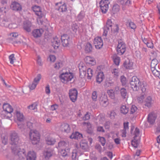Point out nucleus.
Wrapping results in <instances>:
<instances>
[{
	"label": "nucleus",
	"mask_w": 160,
	"mask_h": 160,
	"mask_svg": "<svg viewBox=\"0 0 160 160\" xmlns=\"http://www.w3.org/2000/svg\"><path fill=\"white\" fill-rule=\"evenodd\" d=\"M12 152L16 155H17L19 158L22 160L26 157V152L24 149H21L18 146H12L11 147Z\"/></svg>",
	"instance_id": "nucleus-1"
},
{
	"label": "nucleus",
	"mask_w": 160,
	"mask_h": 160,
	"mask_svg": "<svg viewBox=\"0 0 160 160\" xmlns=\"http://www.w3.org/2000/svg\"><path fill=\"white\" fill-rule=\"evenodd\" d=\"M32 10L35 12L36 14L38 17L37 18V21L38 23L41 25L43 24V21L42 18H44V15L41 10L39 6H35L32 8Z\"/></svg>",
	"instance_id": "nucleus-2"
},
{
	"label": "nucleus",
	"mask_w": 160,
	"mask_h": 160,
	"mask_svg": "<svg viewBox=\"0 0 160 160\" xmlns=\"http://www.w3.org/2000/svg\"><path fill=\"white\" fill-rule=\"evenodd\" d=\"M10 143L12 146H18V145L20 143L19 137L16 132H12L10 134Z\"/></svg>",
	"instance_id": "nucleus-3"
},
{
	"label": "nucleus",
	"mask_w": 160,
	"mask_h": 160,
	"mask_svg": "<svg viewBox=\"0 0 160 160\" xmlns=\"http://www.w3.org/2000/svg\"><path fill=\"white\" fill-rule=\"evenodd\" d=\"M29 136L33 144H37L39 141L40 134L36 130H31L29 132Z\"/></svg>",
	"instance_id": "nucleus-4"
},
{
	"label": "nucleus",
	"mask_w": 160,
	"mask_h": 160,
	"mask_svg": "<svg viewBox=\"0 0 160 160\" xmlns=\"http://www.w3.org/2000/svg\"><path fill=\"white\" fill-rule=\"evenodd\" d=\"M139 129L138 128H136L134 132L133 139L132 140V146L134 148H137L139 144L140 141V136L139 135Z\"/></svg>",
	"instance_id": "nucleus-5"
},
{
	"label": "nucleus",
	"mask_w": 160,
	"mask_h": 160,
	"mask_svg": "<svg viewBox=\"0 0 160 160\" xmlns=\"http://www.w3.org/2000/svg\"><path fill=\"white\" fill-rule=\"evenodd\" d=\"M130 83L132 89L134 91H137L139 90L141 82L139 78L136 76L132 77Z\"/></svg>",
	"instance_id": "nucleus-6"
},
{
	"label": "nucleus",
	"mask_w": 160,
	"mask_h": 160,
	"mask_svg": "<svg viewBox=\"0 0 160 160\" xmlns=\"http://www.w3.org/2000/svg\"><path fill=\"white\" fill-rule=\"evenodd\" d=\"M110 3L109 0H101L99 5L101 11L102 13H106L108 12Z\"/></svg>",
	"instance_id": "nucleus-7"
},
{
	"label": "nucleus",
	"mask_w": 160,
	"mask_h": 160,
	"mask_svg": "<svg viewBox=\"0 0 160 160\" xmlns=\"http://www.w3.org/2000/svg\"><path fill=\"white\" fill-rule=\"evenodd\" d=\"M3 108L4 111L2 112V114L4 112L8 115L6 116L7 118H11L12 117L11 113L13 111L12 107L8 103H4L3 105Z\"/></svg>",
	"instance_id": "nucleus-8"
},
{
	"label": "nucleus",
	"mask_w": 160,
	"mask_h": 160,
	"mask_svg": "<svg viewBox=\"0 0 160 160\" xmlns=\"http://www.w3.org/2000/svg\"><path fill=\"white\" fill-rule=\"evenodd\" d=\"M125 44L124 42L122 41H119L117 48L118 54L119 55L123 54L125 52Z\"/></svg>",
	"instance_id": "nucleus-9"
},
{
	"label": "nucleus",
	"mask_w": 160,
	"mask_h": 160,
	"mask_svg": "<svg viewBox=\"0 0 160 160\" xmlns=\"http://www.w3.org/2000/svg\"><path fill=\"white\" fill-rule=\"evenodd\" d=\"M53 149L50 148H48L45 149L43 152V156L46 160H48L53 154Z\"/></svg>",
	"instance_id": "nucleus-10"
},
{
	"label": "nucleus",
	"mask_w": 160,
	"mask_h": 160,
	"mask_svg": "<svg viewBox=\"0 0 160 160\" xmlns=\"http://www.w3.org/2000/svg\"><path fill=\"white\" fill-rule=\"evenodd\" d=\"M93 44L97 49H100L103 45V40L101 37H97L95 38L93 41Z\"/></svg>",
	"instance_id": "nucleus-11"
},
{
	"label": "nucleus",
	"mask_w": 160,
	"mask_h": 160,
	"mask_svg": "<svg viewBox=\"0 0 160 160\" xmlns=\"http://www.w3.org/2000/svg\"><path fill=\"white\" fill-rule=\"evenodd\" d=\"M69 74H70V72L69 73L66 72L65 73H62L60 75L59 77L62 82L65 83L70 81V75Z\"/></svg>",
	"instance_id": "nucleus-12"
},
{
	"label": "nucleus",
	"mask_w": 160,
	"mask_h": 160,
	"mask_svg": "<svg viewBox=\"0 0 160 160\" xmlns=\"http://www.w3.org/2000/svg\"><path fill=\"white\" fill-rule=\"evenodd\" d=\"M10 6L12 10L17 11H21L22 9L21 5L16 2H12Z\"/></svg>",
	"instance_id": "nucleus-13"
},
{
	"label": "nucleus",
	"mask_w": 160,
	"mask_h": 160,
	"mask_svg": "<svg viewBox=\"0 0 160 160\" xmlns=\"http://www.w3.org/2000/svg\"><path fill=\"white\" fill-rule=\"evenodd\" d=\"M69 37L67 34H64L62 36L61 39L62 41V45L64 47H66L68 46L69 44Z\"/></svg>",
	"instance_id": "nucleus-14"
},
{
	"label": "nucleus",
	"mask_w": 160,
	"mask_h": 160,
	"mask_svg": "<svg viewBox=\"0 0 160 160\" xmlns=\"http://www.w3.org/2000/svg\"><path fill=\"white\" fill-rule=\"evenodd\" d=\"M156 114L153 112L150 113L148 116V121L151 124H153L156 119Z\"/></svg>",
	"instance_id": "nucleus-15"
},
{
	"label": "nucleus",
	"mask_w": 160,
	"mask_h": 160,
	"mask_svg": "<svg viewBox=\"0 0 160 160\" xmlns=\"http://www.w3.org/2000/svg\"><path fill=\"white\" fill-rule=\"evenodd\" d=\"M78 92L76 89L74 88L71 90V100L72 102H74L76 100Z\"/></svg>",
	"instance_id": "nucleus-16"
},
{
	"label": "nucleus",
	"mask_w": 160,
	"mask_h": 160,
	"mask_svg": "<svg viewBox=\"0 0 160 160\" xmlns=\"http://www.w3.org/2000/svg\"><path fill=\"white\" fill-rule=\"evenodd\" d=\"M52 46L55 49H57L60 43V40L57 37L53 38L51 40Z\"/></svg>",
	"instance_id": "nucleus-17"
},
{
	"label": "nucleus",
	"mask_w": 160,
	"mask_h": 160,
	"mask_svg": "<svg viewBox=\"0 0 160 160\" xmlns=\"http://www.w3.org/2000/svg\"><path fill=\"white\" fill-rule=\"evenodd\" d=\"M85 62L91 65H94L96 63L95 59L90 56H86L84 59Z\"/></svg>",
	"instance_id": "nucleus-18"
},
{
	"label": "nucleus",
	"mask_w": 160,
	"mask_h": 160,
	"mask_svg": "<svg viewBox=\"0 0 160 160\" xmlns=\"http://www.w3.org/2000/svg\"><path fill=\"white\" fill-rule=\"evenodd\" d=\"M26 157L27 160H35L36 156L33 151H30L28 152Z\"/></svg>",
	"instance_id": "nucleus-19"
},
{
	"label": "nucleus",
	"mask_w": 160,
	"mask_h": 160,
	"mask_svg": "<svg viewBox=\"0 0 160 160\" xmlns=\"http://www.w3.org/2000/svg\"><path fill=\"white\" fill-rule=\"evenodd\" d=\"M43 32L42 29H36L34 30L32 32V36L35 38L40 37Z\"/></svg>",
	"instance_id": "nucleus-20"
},
{
	"label": "nucleus",
	"mask_w": 160,
	"mask_h": 160,
	"mask_svg": "<svg viewBox=\"0 0 160 160\" xmlns=\"http://www.w3.org/2000/svg\"><path fill=\"white\" fill-rule=\"evenodd\" d=\"M60 129L62 132L68 133L70 131L69 125L67 123L62 124L61 125Z\"/></svg>",
	"instance_id": "nucleus-21"
},
{
	"label": "nucleus",
	"mask_w": 160,
	"mask_h": 160,
	"mask_svg": "<svg viewBox=\"0 0 160 160\" xmlns=\"http://www.w3.org/2000/svg\"><path fill=\"white\" fill-rule=\"evenodd\" d=\"M31 26L32 23L28 21H25L23 23V29L28 32H30L31 31Z\"/></svg>",
	"instance_id": "nucleus-22"
},
{
	"label": "nucleus",
	"mask_w": 160,
	"mask_h": 160,
	"mask_svg": "<svg viewBox=\"0 0 160 160\" xmlns=\"http://www.w3.org/2000/svg\"><path fill=\"white\" fill-rule=\"evenodd\" d=\"M123 66L126 69H133L134 68L133 63L130 60L124 62L123 63Z\"/></svg>",
	"instance_id": "nucleus-23"
},
{
	"label": "nucleus",
	"mask_w": 160,
	"mask_h": 160,
	"mask_svg": "<svg viewBox=\"0 0 160 160\" xmlns=\"http://www.w3.org/2000/svg\"><path fill=\"white\" fill-rule=\"evenodd\" d=\"M104 78V75L103 72H98L96 77V81L97 82L100 83L102 81Z\"/></svg>",
	"instance_id": "nucleus-24"
},
{
	"label": "nucleus",
	"mask_w": 160,
	"mask_h": 160,
	"mask_svg": "<svg viewBox=\"0 0 160 160\" xmlns=\"http://www.w3.org/2000/svg\"><path fill=\"white\" fill-rule=\"evenodd\" d=\"M0 25L3 27H8L10 26L8 20L4 18H2L0 16Z\"/></svg>",
	"instance_id": "nucleus-25"
},
{
	"label": "nucleus",
	"mask_w": 160,
	"mask_h": 160,
	"mask_svg": "<svg viewBox=\"0 0 160 160\" xmlns=\"http://www.w3.org/2000/svg\"><path fill=\"white\" fill-rule=\"evenodd\" d=\"M45 141L47 144L50 145H53L56 142L55 138L49 137H46Z\"/></svg>",
	"instance_id": "nucleus-26"
},
{
	"label": "nucleus",
	"mask_w": 160,
	"mask_h": 160,
	"mask_svg": "<svg viewBox=\"0 0 160 160\" xmlns=\"http://www.w3.org/2000/svg\"><path fill=\"white\" fill-rule=\"evenodd\" d=\"M82 137V135L81 133L78 132H76L75 133H72L71 135V138H74L75 139H80Z\"/></svg>",
	"instance_id": "nucleus-27"
},
{
	"label": "nucleus",
	"mask_w": 160,
	"mask_h": 160,
	"mask_svg": "<svg viewBox=\"0 0 160 160\" xmlns=\"http://www.w3.org/2000/svg\"><path fill=\"white\" fill-rule=\"evenodd\" d=\"M16 114L18 120L19 122H22L24 119L23 114L18 111H17Z\"/></svg>",
	"instance_id": "nucleus-28"
},
{
	"label": "nucleus",
	"mask_w": 160,
	"mask_h": 160,
	"mask_svg": "<svg viewBox=\"0 0 160 160\" xmlns=\"http://www.w3.org/2000/svg\"><path fill=\"white\" fill-rule=\"evenodd\" d=\"M80 146L83 150L85 151H88L89 150L88 143L87 142L82 141L80 143Z\"/></svg>",
	"instance_id": "nucleus-29"
},
{
	"label": "nucleus",
	"mask_w": 160,
	"mask_h": 160,
	"mask_svg": "<svg viewBox=\"0 0 160 160\" xmlns=\"http://www.w3.org/2000/svg\"><path fill=\"white\" fill-rule=\"evenodd\" d=\"M83 124L87 128V131L88 133H91L92 132V128L91 125L90 123L88 122L86 123L84 122Z\"/></svg>",
	"instance_id": "nucleus-30"
},
{
	"label": "nucleus",
	"mask_w": 160,
	"mask_h": 160,
	"mask_svg": "<svg viewBox=\"0 0 160 160\" xmlns=\"http://www.w3.org/2000/svg\"><path fill=\"white\" fill-rule=\"evenodd\" d=\"M112 59L114 64L118 66L120 61V57L116 55H114L112 56Z\"/></svg>",
	"instance_id": "nucleus-31"
},
{
	"label": "nucleus",
	"mask_w": 160,
	"mask_h": 160,
	"mask_svg": "<svg viewBox=\"0 0 160 160\" xmlns=\"http://www.w3.org/2000/svg\"><path fill=\"white\" fill-rule=\"evenodd\" d=\"M108 99L107 96H104L100 98V103L101 104L104 105L108 102Z\"/></svg>",
	"instance_id": "nucleus-32"
},
{
	"label": "nucleus",
	"mask_w": 160,
	"mask_h": 160,
	"mask_svg": "<svg viewBox=\"0 0 160 160\" xmlns=\"http://www.w3.org/2000/svg\"><path fill=\"white\" fill-rule=\"evenodd\" d=\"M56 9L60 12H63L66 11L67 10V8L66 5L65 4H63L62 5L58 6V8H56Z\"/></svg>",
	"instance_id": "nucleus-33"
},
{
	"label": "nucleus",
	"mask_w": 160,
	"mask_h": 160,
	"mask_svg": "<svg viewBox=\"0 0 160 160\" xmlns=\"http://www.w3.org/2000/svg\"><path fill=\"white\" fill-rule=\"evenodd\" d=\"M111 31L113 33L118 32L119 28L118 24H113L110 28Z\"/></svg>",
	"instance_id": "nucleus-34"
},
{
	"label": "nucleus",
	"mask_w": 160,
	"mask_h": 160,
	"mask_svg": "<svg viewBox=\"0 0 160 160\" xmlns=\"http://www.w3.org/2000/svg\"><path fill=\"white\" fill-rule=\"evenodd\" d=\"M152 98L150 97H147L145 101V105L147 107H150L152 104Z\"/></svg>",
	"instance_id": "nucleus-35"
},
{
	"label": "nucleus",
	"mask_w": 160,
	"mask_h": 160,
	"mask_svg": "<svg viewBox=\"0 0 160 160\" xmlns=\"http://www.w3.org/2000/svg\"><path fill=\"white\" fill-rule=\"evenodd\" d=\"M85 49L87 52H90L91 51L92 49V44L89 42L86 43L85 46Z\"/></svg>",
	"instance_id": "nucleus-36"
},
{
	"label": "nucleus",
	"mask_w": 160,
	"mask_h": 160,
	"mask_svg": "<svg viewBox=\"0 0 160 160\" xmlns=\"http://www.w3.org/2000/svg\"><path fill=\"white\" fill-rule=\"evenodd\" d=\"M120 111L123 114H127L128 112V108H127L125 105H122L121 106Z\"/></svg>",
	"instance_id": "nucleus-37"
},
{
	"label": "nucleus",
	"mask_w": 160,
	"mask_h": 160,
	"mask_svg": "<svg viewBox=\"0 0 160 160\" xmlns=\"http://www.w3.org/2000/svg\"><path fill=\"white\" fill-rule=\"evenodd\" d=\"M87 78L88 79H90L93 75V71L92 69L88 68L87 69Z\"/></svg>",
	"instance_id": "nucleus-38"
},
{
	"label": "nucleus",
	"mask_w": 160,
	"mask_h": 160,
	"mask_svg": "<svg viewBox=\"0 0 160 160\" xmlns=\"http://www.w3.org/2000/svg\"><path fill=\"white\" fill-rule=\"evenodd\" d=\"M107 93L109 97L112 99L115 98V92L113 90L111 89L107 90Z\"/></svg>",
	"instance_id": "nucleus-39"
},
{
	"label": "nucleus",
	"mask_w": 160,
	"mask_h": 160,
	"mask_svg": "<svg viewBox=\"0 0 160 160\" xmlns=\"http://www.w3.org/2000/svg\"><path fill=\"white\" fill-rule=\"evenodd\" d=\"M120 93L121 96L123 98H125L127 96V93L126 90L124 88H122L120 90Z\"/></svg>",
	"instance_id": "nucleus-40"
},
{
	"label": "nucleus",
	"mask_w": 160,
	"mask_h": 160,
	"mask_svg": "<svg viewBox=\"0 0 160 160\" xmlns=\"http://www.w3.org/2000/svg\"><path fill=\"white\" fill-rule=\"evenodd\" d=\"M127 24L129 25L130 28L132 29H136V26L134 22L128 20L127 22Z\"/></svg>",
	"instance_id": "nucleus-41"
},
{
	"label": "nucleus",
	"mask_w": 160,
	"mask_h": 160,
	"mask_svg": "<svg viewBox=\"0 0 160 160\" xmlns=\"http://www.w3.org/2000/svg\"><path fill=\"white\" fill-rule=\"evenodd\" d=\"M68 142H65L64 141L60 142L58 143V146L59 147H61L63 146L66 147L69 145Z\"/></svg>",
	"instance_id": "nucleus-42"
},
{
	"label": "nucleus",
	"mask_w": 160,
	"mask_h": 160,
	"mask_svg": "<svg viewBox=\"0 0 160 160\" xmlns=\"http://www.w3.org/2000/svg\"><path fill=\"white\" fill-rule=\"evenodd\" d=\"M120 9L119 6L118 5L115 4L113 7L112 10L114 13L118 12Z\"/></svg>",
	"instance_id": "nucleus-43"
},
{
	"label": "nucleus",
	"mask_w": 160,
	"mask_h": 160,
	"mask_svg": "<svg viewBox=\"0 0 160 160\" xmlns=\"http://www.w3.org/2000/svg\"><path fill=\"white\" fill-rule=\"evenodd\" d=\"M79 71H87V67L84 64L82 63H80L79 66Z\"/></svg>",
	"instance_id": "nucleus-44"
},
{
	"label": "nucleus",
	"mask_w": 160,
	"mask_h": 160,
	"mask_svg": "<svg viewBox=\"0 0 160 160\" xmlns=\"http://www.w3.org/2000/svg\"><path fill=\"white\" fill-rule=\"evenodd\" d=\"M113 82L111 80H107L105 82L104 86L106 88L111 87L113 85Z\"/></svg>",
	"instance_id": "nucleus-45"
},
{
	"label": "nucleus",
	"mask_w": 160,
	"mask_h": 160,
	"mask_svg": "<svg viewBox=\"0 0 160 160\" xmlns=\"http://www.w3.org/2000/svg\"><path fill=\"white\" fill-rule=\"evenodd\" d=\"M158 61L156 59H153L151 63V68H155L158 64Z\"/></svg>",
	"instance_id": "nucleus-46"
},
{
	"label": "nucleus",
	"mask_w": 160,
	"mask_h": 160,
	"mask_svg": "<svg viewBox=\"0 0 160 160\" xmlns=\"http://www.w3.org/2000/svg\"><path fill=\"white\" fill-rule=\"evenodd\" d=\"M14 54H12L9 56V59L11 64H13L14 63V61L16 60L14 57Z\"/></svg>",
	"instance_id": "nucleus-47"
},
{
	"label": "nucleus",
	"mask_w": 160,
	"mask_h": 160,
	"mask_svg": "<svg viewBox=\"0 0 160 160\" xmlns=\"http://www.w3.org/2000/svg\"><path fill=\"white\" fill-rule=\"evenodd\" d=\"M10 36L11 37L9 38L8 39L9 40L11 39L12 41H14V39L18 36V34L16 32L12 33L10 34Z\"/></svg>",
	"instance_id": "nucleus-48"
},
{
	"label": "nucleus",
	"mask_w": 160,
	"mask_h": 160,
	"mask_svg": "<svg viewBox=\"0 0 160 160\" xmlns=\"http://www.w3.org/2000/svg\"><path fill=\"white\" fill-rule=\"evenodd\" d=\"M112 72L114 76V77L117 78L118 76L119 71L118 69H113L112 70Z\"/></svg>",
	"instance_id": "nucleus-49"
},
{
	"label": "nucleus",
	"mask_w": 160,
	"mask_h": 160,
	"mask_svg": "<svg viewBox=\"0 0 160 160\" xmlns=\"http://www.w3.org/2000/svg\"><path fill=\"white\" fill-rule=\"evenodd\" d=\"M41 77L42 76L40 74H38L37 75L36 77L34 78L33 81L34 82L38 84V83L40 80L41 79Z\"/></svg>",
	"instance_id": "nucleus-50"
},
{
	"label": "nucleus",
	"mask_w": 160,
	"mask_h": 160,
	"mask_svg": "<svg viewBox=\"0 0 160 160\" xmlns=\"http://www.w3.org/2000/svg\"><path fill=\"white\" fill-rule=\"evenodd\" d=\"M100 142L102 146H104L106 143V140L104 137L99 136L98 137Z\"/></svg>",
	"instance_id": "nucleus-51"
},
{
	"label": "nucleus",
	"mask_w": 160,
	"mask_h": 160,
	"mask_svg": "<svg viewBox=\"0 0 160 160\" xmlns=\"http://www.w3.org/2000/svg\"><path fill=\"white\" fill-rule=\"evenodd\" d=\"M152 73L154 76L156 77H159L160 75L159 72L155 68L151 69Z\"/></svg>",
	"instance_id": "nucleus-52"
},
{
	"label": "nucleus",
	"mask_w": 160,
	"mask_h": 160,
	"mask_svg": "<svg viewBox=\"0 0 160 160\" xmlns=\"http://www.w3.org/2000/svg\"><path fill=\"white\" fill-rule=\"evenodd\" d=\"M76 80V76L74 72H71V82H73Z\"/></svg>",
	"instance_id": "nucleus-53"
},
{
	"label": "nucleus",
	"mask_w": 160,
	"mask_h": 160,
	"mask_svg": "<svg viewBox=\"0 0 160 160\" xmlns=\"http://www.w3.org/2000/svg\"><path fill=\"white\" fill-rule=\"evenodd\" d=\"M92 98L93 101H96L97 98V93L96 91H94L92 93Z\"/></svg>",
	"instance_id": "nucleus-54"
},
{
	"label": "nucleus",
	"mask_w": 160,
	"mask_h": 160,
	"mask_svg": "<svg viewBox=\"0 0 160 160\" xmlns=\"http://www.w3.org/2000/svg\"><path fill=\"white\" fill-rule=\"evenodd\" d=\"M121 81L122 85H125L127 82L126 78L124 76L122 75L121 76Z\"/></svg>",
	"instance_id": "nucleus-55"
},
{
	"label": "nucleus",
	"mask_w": 160,
	"mask_h": 160,
	"mask_svg": "<svg viewBox=\"0 0 160 160\" xmlns=\"http://www.w3.org/2000/svg\"><path fill=\"white\" fill-rule=\"evenodd\" d=\"M138 108L136 106L132 105V106L130 110V113L133 114L137 112Z\"/></svg>",
	"instance_id": "nucleus-56"
},
{
	"label": "nucleus",
	"mask_w": 160,
	"mask_h": 160,
	"mask_svg": "<svg viewBox=\"0 0 160 160\" xmlns=\"http://www.w3.org/2000/svg\"><path fill=\"white\" fill-rule=\"evenodd\" d=\"M28 108L31 110H34L37 108V105L35 104H33L28 106Z\"/></svg>",
	"instance_id": "nucleus-57"
},
{
	"label": "nucleus",
	"mask_w": 160,
	"mask_h": 160,
	"mask_svg": "<svg viewBox=\"0 0 160 160\" xmlns=\"http://www.w3.org/2000/svg\"><path fill=\"white\" fill-rule=\"evenodd\" d=\"M86 74V71H79V76L81 78H83L85 77Z\"/></svg>",
	"instance_id": "nucleus-58"
},
{
	"label": "nucleus",
	"mask_w": 160,
	"mask_h": 160,
	"mask_svg": "<svg viewBox=\"0 0 160 160\" xmlns=\"http://www.w3.org/2000/svg\"><path fill=\"white\" fill-rule=\"evenodd\" d=\"M37 85V84L35 83V82H33L32 83L31 85H30L29 86L30 89L32 90L34 89L36 87Z\"/></svg>",
	"instance_id": "nucleus-59"
},
{
	"label": "nucleus",
	"mask_w": 160,
	"mask_h": 160,
	"mask_svg": "<svg viewBox=\"0 0 160 160\" xmlns=\"http://www.w3.org/2000/svg\"><path fill=\"white\" fill-rule=\"evenodd\" d=\"M62 63L60 62L56 63L54 65V68L57 69H59L60 67H62Z\"/></svg>",
	"instance_id": "nucleus-60"
},
{
	"label": "nucleus",
	"mask_w": 160,
	"mask_h": 160,
	"mask_svg": "<svg viewBox=\"0 0 160 160\" xmlns=\"http://www.w3.org/2000/svg\"><path fill=\"white\" fill-rule=\"evenodd\" d=\"M90 114L88 112H87L82 118V119L84 120H87L90 119Z\"/></svg>",
	"instance_id": "nucleus-61"
},
{
	"label": "nucleus",
	"mask_w": 160,
	"mask_h": 160,
	"mask_svg": "<svg viewBox=\"0 0 160 160\" xmlns=\"http://www.w3.org/2000/svg\"><path fill=\"white\" fill-rule=\"evenodd\" d=\"M113 24H113L111 20L109 19L108 20L107 22V25L108 27H110V29L111 28Z\"/></svg>",
	"instance_id": "nucleus-62"
},
{
	"label": "nucleus",
	"mask_w": 160,
	"mask_h": 160,
	"mask_svg": "<svg viewBox=\"0 0 160 160\" xmlns=\"http://www.w3.org/2000/svg\"><path fill=\"white\" fill-rule=\"evenodd\" d=\"M45 92L47 94H49L50 93V86L48 84L47 85L45 88Z\"/></svg>",
	"instance_id": "nucleus-63"
},
{
	"label": "nucleus",
	"mask_w": 160,
	"mask_h": 160,
	"mask_svg": "<svg viewBox=\"0 0 160 160\" xmlns=\"http://www.w3.org/2000/svg\"><path fill=\"white\" fill-rule=\"evenodd\" d=\"M156 130V132H160V120L158 122L157 128Z\"/></svg>",
	"instance_id": "nucleus-64"
}]
</instances>
